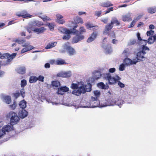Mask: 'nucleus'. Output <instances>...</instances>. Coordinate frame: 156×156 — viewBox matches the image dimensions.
<instances>
[{
	"label": "nucleus",
	"mask_w": 156,
	"mask_h": 156,
	"mask_svg": "<svg viewBox=\"0 0 156 156\" xmlns=\"http://www.w3.org/2000/svg\"><path fill=\"white\" fill-rule=\"evenodd\" d=\"M86 32V30L84 27L83 26L80 27L79 29V31H78V34H76V36L73 37V38L72 43H76L83 40L84 38V36L81 35Z\"/></svg>",
	"instance_id": "f257e3e1"
},
{
	"label": "nucleus",
	"mask_w": 156,
	"mask_h": 156,
	"mask_svg": "<svg viewBox=\"0 0 156 156\" xmlns=\"http://www.w3.org/2000/svg\"><path fill=\"white\" fill-rule=\"evenodd\" d=\"M7 118L10 119V123L13 125L16 124L20 120L17 114L13 111L10 112L6 115Z\"/></svg>",
	"instance_id": "f03ea898"
},
{
	"label": "nucleus",
	"mask_w": 156,
	"mask_h": 156,
	"mask_svg": "<svg viewBox=\"0 0 156 156\" xmlns=\"http://www.w3.org/2000/svg\"><path fill=\"white\" fill-rule=\"evenodd\" d=\"M91 99L92 100L90 102H87V105L84 106V107L94 108L99 106L102 107L101 106L104 105V103H101V105L100 101L97 99V98L92 97Z\"/></svg>",
	"instance_id": "7ed1b4c3"
},
{
	"label": "nucleus",
	"mask_w": 156,
	"mask_h": 156,
	"mask_svg": "<svg viewBox=\"0 0 156 156\" xmlns=\"http://www.w3.org/2000/svg\"><path fill=\"white\" fill-rule=\"evenodd\" d=\"M104 78L107 80L109 83L111 85L115 84L118 80H121V78L118 75H116L115 77H112L110 73H105L103 74Z\"/></svg>",
	"instance_id": "20e7f679"
},
{
	"label": "nucleus",
	"mask_w": 156,
	"mask_h": 156,
	"mask_svg": "<svg viewBox=\"0 0 156 156\" xmlns=\"http://www.w3.org/2000/svg\"><path fill=\"white\" fill-rule=\"evenodd\" d=\"M29 42H27L26 43L24 44L22 46L25 47L23 48L21 51V54H22L23 53L27 52L28 51L31 50L34 48V47L31 45H29Z\"/></svg>",
	"instance_id": "39448f33"
},
{
	"label": "nucleus",
	"mask_w": 156,
	"mask_h": 156,
	"mask_svg": "<svg viewBox=\"0 0 156 156\" xmlns=\"http://www.w3.org/2000/svg\"><path fill=\"white\" fill-rule=\"evenodd\" d=\"M92 85L90 83H87L86 85L83 84H81L80 88L82 89L84 94L86 92H90L91 90Z\"/></svg>",
	"instance_id": "423d86ee"
},
{
	"label": "nucleus",
	"mask_w": 156,
	"mask_h": 156,
	"mask_svg": "<svg viewBox=\"0 0 156 156\" xmlns=\"http://www.w3.org/2000/svg\"><path fill=\"white\" fill-rule=\"evenodd\" d=\"M16 15L19 17H21L23 18H30L32 17V15H30L25 11H22L20 12H18L16 14Z\"/></svg>",
	"instance_id": "0eeeda50"
},
{
	"label": "nucleus",
	"mask_w": 156,
	"mask_h": 156,
	"mask_svg": "<svg viewBox=\"0 0 156 156\" xmlns=\"http://www.w3.org/2000/svg\"><path fill=\"white\" fill-rule=\"evenodd\" d=\"M71 76V73L70 72H61L58 73L57 74V76L58 77L64 78H69Z\"/></svg>",
	"instance_id": "6e6552de"
},
{
	"label": "nucleus",
	"mask_w": 156,
	"mask_h": 156,
	"mask_svg": "<svg viewBox=\"0 0 156 156\" xmlns=\"http://www.w3.org/2000/svg\"><path fill=\"white\" fill-rule=\"evenodd\" d=\"M98 34V32L96 31L92 33L90 36L87 39V42L88 43H90L94 41L96 38Z\"/></svg>",
	"instance_id": "1a4fd4ad"
},
{
	"label": "nucleus",
	"mask_w": 156,
	"mask_h": 156,
	"mask_svg": "<svg viewBox=\"0 0 156 156\" xmlns=\"http://www.w3.org/2000/svg\"><path fill=\"white\" fill-rule=\"evenodd\" d=\"M16 71L19 74L23 75L26 72V68L24 66H20L16 69Z\"/></svg>",
	"instance_id": "9d476101"
},
{
	"label": "nucleus",
	"mask_w": 156,
	"mask_h": 156,
	"mask_svg": "<svg viewBox=\"0 0 156 156\" xmlns=\"http://www.w3.org/2000/svg\"><path fill=\"white\" fill-rule=\"evenodd\" d=\"M65 49L69 55H73L75 53L74 49L69 46L66 45Z\"/></svg>",
	"instance_id": "9b49d317"
},
{
	"label": "nucleus",
	"mask_w": 156,
	"mask_h": 156,
	"mask_svg": "<svg viewBox=\"0 0 156 156\" xmlns=\"http://www.w3.org/2000/svg\"><path fill=\"white\" fill-rule=\"evenodd\" d=\"M138 61H133L130 58H126L124 60V62L126 65L129 66L133 64H136Z\"/></svg>",
	"instance_id": "f8f14e48"
},
{
	"label": "nucleus",
	"mask_w": 156,
	"mask_h": 156,
	"mask_svg": "<svg viewBox=\"0 0 156 156\" xmlns=\"http://www.w3.org/2000/svg\"><path fill=\"white\" fill-rule=\"evenodd\" d=\"M18 114L20 117L23 119L27 116L28 112L25 110L22 109L19 112Z\"/></svg>",
	"instance_id": "ddd939ff"
},
{
	"label": "nucleus",
	"mask_w": 156,
	"mask_h": 156,
	"mask_svg": "<svg viewBox=\"0 0 156 156\" xmlns=\"http://www.w3.org/2000/svg\"><path fill=\"white\" fill-rule=\"evenodd\" d=\"M9 54L10 57L6 58H7V59L6 60V62H5L4 63V65H6L9 64L10 62L12 61L13 58H14L15 57L16 55V53H12V54L11 55L10 54Z\"/></svg>",
	"instance_id": "4468645a"
},
{
	"label": "nucleus",
	"mask_w": 156,
	"mask_h": 156,
	"mask_svg": "<svg viewBox=\"0 0 156 156\" xmlns=\"http://www.w3.org/2000/svg\"><path fill=\"white\" fill-rule=\"evenodd\" d=\"M110 103H104V105L101 106L102 107H105L107 105H117L118 106L121 105L123 103H116L115 101L113 98L110 99Z\"/></svg>",
	"instance_id": "2eb2a0df"
},
{
	"label": "nucleus",
	"mask_w": 156,
	"mask_h": 156,
	"mask_svg": "<svg viewBox=\"0 0 156 156\" xmlns=\"http://www.w3.org/2000/svg\"><path fill=\"white\" fill-rule=\"evenodd\" d=\"M122 21L124 22L129 21L132 20L130 15L129 13L123 15L122 16Z\"/></svg>",
	"instance_id": "dca6fc26"
},
{
	"label": "nucleus",
	"mask_w": 156,
	"mask_h": 156,
	"mask_svg": "<svg viewBox=\"0 0 156 156\" xmlns=\"http://www.w3.org/2000/svg\"><path fill=\"white\" fill-rule=\"evenodd\" d=\"M82 93L84 94L82 89L80 88V87H79L77 90H74L72 92L73 94L77 96H80Z\"/></svg>",
	"instance_id": "f3484780"
},
{
	"label": "nucleus",
	"mask_w": 156,
	"mask_h": 156,
	"mask_svg": "<svg viewBox=\"0 0 156 156\" xmlns=\"http://www.w3.org/2000/svg\"><path fill=\"white\" fill-rule=\"evenodd\" d=\"M58 30L60 32L63 34H71L72 33L70 30L62 27H60L58 29Z\"/></svg>",
	"instance_id": "a211bd4d"
},
{
	"label": "nucleus",
	"mask_w": 156,
	"mask_h": 156,
	"mask_svg": "<svg viewBox=\"0 0 156 156\" xmlns=\"http://www.w3.org/2000/svg\"><path fill=\"white\" fill-rule=\"evenodd\" d=\"M113 26L111 24V23H109L105 27V28L104 32V34H107L108 33V31L110 30L113 27Z\"/></svg>",
	"instance_id": "6ab92c4d"
},
{
	"label": "nucleus",
	"mask_w": 156,
	"mask_h": 156,
	"mask_svg": "<svg viewBox=\"0 0 156 156\" xmlns=\"http://www.w3.org/2000/svg\"><path fill=\"white\" fill-rule=\"evenodd\" d=\"M13 128V125H12V126H11L9 125H7L4 126L2 128V129L4 132L5 133L6 132H8L12 130Z\"/></svg>",
	"instance_id": "aec40b11"
},
{
	"label": "nucleus",
	"mask_w": 156,
	"mask_h": 156,
	"mask_svg": "<svg viewBox=\"0 0 156 156\" xmlns=\"http://www.w3.org/2000/svg\"><path fill=\"white\" fill-rule=\"evenodd\" d=\"M69 90V88L66 86L64 87H61L60 88H58V94H60L62 95L63 94L60 93L61 91L63 92H66L68 91Z\"/></svg>",
	"instance_id": "412c9836"
},
{
	"label": "nucleus",
	"mask_w": 156,
	"mask_h": 156,
	"mask_svg": "<svg viewBox=\"0 0 156 156\" xmlns=\"http://www.w3.org/2000/svg\"><path fill=\"white\" fill-rule=\"evenodd\" d=\"M3 99L4 101L8 104L10 103L12 101L11 97L10 96H5L3 97Z\"/></svg>",
	"instance_id": "4be33fe9"
},
{
	"label": "nucleus",
	"mask_w": 156,
	"mask_h": 156,
	"mask_svg": "<svg viewBox=\"0 0 156 156\" xmlns=\"http://www.w3.org/2000/svg\"><path fill=\"white\" fill-rule=\"evenodd\" d=\"M46 30V29L43 27H41L39 28H36L34 29V32H37L38 34L43 33Z\"/></svg>",
	"instance_id": "5701e85b"
},
{
	"label": "nucleus",
	"mask_w": 156,
	"mask_h": 156,
	"mask_svg": "<svg viewBox=\"0 0 156 156\" xmlns=\"http://www.w3.org/2000/svg\"><path fill=\"white\" fill-rule=\"evenodd\" d=\"M113 4L109 1H107L105 2L102 3L101 6L103 7L108 8L110 6H112Z\"/></svg>",
	"instance_id": "b1692460"
},
{
	"label": "nucleus",
	"mask_w": 156,
	"mask_h": 156,
	"mask_svg": "<svg viewBox=\"0 0 156 156\" xmlns=\"http://www.w3.org/2000/svg\"><path fill=\"white\" fill-rule=\"evenodd\" d=\"M78 26V25L77 23H76L75 25L73 27V28L72 29H70V31H71V34H75L76 35V34H78V30H76V28Z\"/></svg>",
	"instance_id": "393cba45"
},
{
	"label": "nucleus",
	"mask_w": 156,
	"mask_h": 156,
	"mask_svg": "<svg viewBox=\"0 0 156 156\" xmlns=\"http://www.w3.org/2000/svg\"><path fill=\"white\" fill-rule=\"evenodd\" d=\"M144 54H143L141 51L138 52L137 54V59L138 60H141L145 58L144 56Z\"/></svg>",
	"instance_id": "a878e982"
},
{
	"label": "nucleus",
	"mask_w": 156,
	"mask_h": 156,
	"mask_svg": "<svg viewBox=\"0 0 156 156\" xmlns=\"http://www.w3.org/2000/svg\"><path fill=\"white\" fill-rule=\"evenodd\" d=\"M26 102L24 100H23L20 102L19 105L21 108L24 109L26 107Z\"/></svg>",
	"instance_id": "bb28decb"
},
{
	"label": "nucleus",
	"mask_w": 156,
	"mask_h": 156,
	"mask_svg": "<svg viewBox=\"0 0 156 156\" xmlns=\"http://www.w3.org/2000/svg\"><path fill=\"white\" fill-rule=\"evenodd\" d=\"M74 20L77 24L79 23L82 24L83 23V20L79 16H76Z\"/></svg>",
	"instance_id": "cd10ccee"
},
{
	"label": "nucleus",
	"mask_w": 156,
	"mask_h": 156,
	"mask_svg": "<svg viewBox=\"0 0 156 156\" xmlns=\"http://www.w3.org/2000/svg\"><path fill=\"white\" fill-rule=\"evenodd\" d=\"M57 43L56 42H52L51 43L48 44L46 46L45 48L48 49L51 48L56 45Z\"/></svg>",
	"instance_id": "c85d7f7f"
},
{
	"label": "nucleus",
	"mask_w": 156,
	"mask_h": 156,
	"mask_svg": "<svg viewBox=\"0 0 156 156\" xmlns=\"http://www.w3.org/2000/svg\"><path fill=\"white\" fill-rule=\"evenodd\" d=\"M101 73L97 71L95 73L94 75L93 76V78L95 80H98L101 77Z\"/></svg>",
	"instance_id": "c756f323"
},
{
	"label": "nucleus",
	"mask_w": 156,
	"mask_h": 156,
	"mask_svg": "<svg viewBox=\"0 0 156 156\" xmlns=\"http://www.w3.org/2000/svg\"><path fill=\"white\" fill-rule=\"evenodd\" d=\"M148 12L150 14H153L156 12V7H149L147 8Z\"/></svg>",
	"instance_id": "7c9ffc66"
},
{
	"label": "nucleus",
	"mask_w": 156,
	"mask_h": 156,
	"mask_svg": "<svg viewBox=\"0 0 156 156\" xmlns=\"http://www.w3.org/2000/svg\"><path fill=\"white\" fill-rule=\"evenodd\" d=\"M37 81V77L35 76H30L29 82L30 83H33L36 82Z\"/></svg>",
	"instance_id": "2f4dec72"
},
{
	"label": "nucleus",
	"mask_w": 156,
	"mask_h": 156,
	"mask_svg": "<svg viewBox=\"0 0 156 156\" xmlns=\"http://www.w3.org/2000/svg\"><path fill=\"white\" fill-rule=\"evenodd\" d=\"M66 63L64 60L62 59H59L56 60L55 64L57 65H62L66 64Z\"/></svg>",
	"instance_id": "473e14b6"
},
{
	"label": "nucleus",
	"mask_w": 156,
	"mask_h": 156,
	"mask_svg": "<svg viewBox=\"0 0 156 156\" xmlns=\"http://www.w3.org/2000/svg\"><path fill=\"white\" fill-rule=\"evenodd\" d=\"M51 85L53 87L57 88L60 86V84L59 82L56 80L52 81L51 82Z\"/></svg>",
	"instance_id": "72a5a7b5"
},
{
	"label": "nucleus",
	"mask_w": 156,
	"mask_h": 156,
	"mask_svg": "<svg viewBox=\"0 0 156 156\" xmlns=\"http://www.w3.org/2000/svg\"><path fill=\"white\" fill-rule=\"evenodd\" d=\"M26 41L24 39H15L13 41V42H17L19 44H22L25 42Z\"/></svg>",
	"instance_id": "f704fd0d"
},
{
	"label": "nucleus",
	"mask_w": 156,
	"mask_h": 156,
	"mask_svg": "<svg viewBox=\"0 0 156 156\" xmlns=\"http://www.w3.org/2000/svg\"><path fill=\"white\" fill-rule=\"evenodd\" d=\"M139 19V18L137 17L134 18V19L132 21L129 26L128 27V28H130L133 27L135 24L137 20Z\"/></svg>",
	"instance_id": "c9c22d12"
},
{
	"label": "nucleus",
	"mask_w": 156,
	"mask_h": 156,
	"mask_svg": "<svg viewBox=\"0 0 156 156\" xmlns=\"http://www.w3.org/2000/svg\"><path fill=\"white\" fill-rule=\"evenodd\" d=\"M10 55L9 54H8L7 53L3 54H2L1 52H0V58L1 59H4L5 58L10 57Z\"/></svg>",
	"instance_id": "e433bc0d"
},
{
	"label": "nucleus",
	"mask_w": 156,
	"mask_h": 156,
	"mask_svg": "<svg viewBox=\"0 0 156 156\" xmlns=\"http://www.w3.org/2000/svg\"><path fill=\"white\" fill-rule=\"evenodd\" d=\"M46 25L52 31L54 30V25L53 23H47Z\"/></svg>",
	"instance_id": "4c0bfd02"
},
{
	"label": "nucleus",
	"mask_w": 156,
	"mask_h": 156,
	"mask_svg": "<svg viewBox=\"0 0 156 156\" xmlns=\"http://www.w3.org/2000/svg\"><path fill=\"white\" fill-rule=\"evenodd\" d=\"M16 43H14L12 45V47L14 48V50L15 51H18L20 49V47Z\"/></svg>",
	"instance_id": "58836bf2"
},
{
	"label": "nucleus",
	"mask_w": 156,
	"mask_h": 156,
	"mask_svg": "<svg viewBox=\"0 0 156 156\" xmlns=\"http://www.w3.org/2000/svg\"><path fill=\"white\" fill-rule=\"evenodd\" d=\"M26 29L29 33H32V31L34 32V29L32 26L27 27H26Z\"/></svg>",
	"instance_id": "ea45409f"
},
{
	"label": "nucleus",
	"mask_w": 156,
	"mask_h": 156,
	"mask_svg": "<svg viewBox=\"0 0 156 156\" xmlns=\"http://www.w3.org/2000/svg\"><path fill=\"white\" fill-rule=\"evenodd\" d=\"M149 50V49L147 47H146L144 45H143V47L142 49V51L141 52L143 53V54H145L146 53V52H145L146 50Z\"/></svg>",
	"instance_id": "a19ab883"
},
{
	"label": "nucleus",
	"mask_w": 156,
	"mask_h": 156,
	"mask_svg": "<svg viewBox=\"0 0 156 156\" xmlns=\"http://www.w3.org/2000/svg\"><path fill=\"white\" fill-rule=\"evenodd\" d=\"M93 24L90 22H87L85 24V26L86 28L89 29H90L93 27Z\"/></svg>",
	"instance_id": "79ce46f5"
},
{
	"label": "nucleus",
	"mask_w": 156,
	"mask_h": 156,
	"mask_svg": "<svg viewBox=\"0 0 156 156\" xmlns=\"http://www.w3.org/2000/svg\"><path fill=\"white\" fill-rule=\"evenodd\" d=\"M98 87L103 89H106V86L104 83L103 82H100L98 84Z\"/></svg>",
	"instance_id": "37998d69"
},
{
	"label": "nucleus",
	"mask_w": 156,
	"mask_h": 156,
	"mask_svg": "<svg viewBox=\"0 0 156 156\" xmlns=\"http://www.w3.org/2000/svg\"><path fill=\"white\" fill-rule=\"evenodd\" d=\"M70 87L73 90H76L78 88V85L77 84L72 83L71 84Z\"/></svg>",
	"instance_id": "c03bdc74"
},
{
	"label": "nucleus",
	"mask_w": 156,
	"mask_h": 156,
	"mask_svg": "<svg viewBox=\"0 0 156 156\" xmlns=\"http://www.w3.org/2000/svg\"><path fill=\"white\" fill-rule=\"evenodd\" d=\"M27 84V81L25 79H23L21 81V86L22 88H24Z\"/></svg>",
	"instance_id": "a18cd8bd"
},
{
	"label": "nucleus",
	"mask_w": 156,
	"mask_h": 156,
	"mask_svg": "<svg viewBox=\"0 0 156 156\" xmlns=\"http://www.w3.org/2000/svg\"><path fill=\"white\" fill-rule=\"evenodd\" d=\"M137 38L138 40L140 41H144V43L145 44V45L146 44L147 41L145 40H143L141 38V37H140V34L139 33H138L137 34Z\"/></svg>",
	"instance_id": "49530a36"
},
{
	"label": "nucleus",
	"mask_w": 156,
	"mask_h": 156,
	"mask_svg": "<svg viewBox=\"0 0 156 156\" xmlns=\"http://www.w3.org/2000/svg\"><path fill=\"white\" fill-rule=\"evenodd\" d=\"M153 37V36H151L148 38V41L147 42L148 44H151L154 42V37Z\"/></svg>",
	"instance_id": "de8ad7c7"
},
{
	"label": "nucleus",
	"mask_w": 156,
	"mask_h": 156,
	"mask_svg": "<svg viewBox=\"0 0 156 156\" xmlns=\"http://www.w3.org/2000/svg\"><path fill=\"white\" fill-rule=\"evenodd\" d=\"M66 35H64L62 39L63 40H69L71 37V36L70 35V34H66Z\"/></svg>",
	"instance_id": "09e8293b"
},
{
	"label": "nucleus",
	"mask_w": 156,
	"mask_h": 156,
	"mask_svg": "<svg viewBox=\"0 0 156 156\" xmlns=\"http://www.w3.org/2000/svg\"><path fill=\"white\" fill-rule=\"evenodd\" d=\"M20 93V95H21L23 98L25 97V92L24 88H23L21 89Z\"/></svg>",
	"instance_id": "8fccbe9b"
},
{
	"label": "nucleus",
	"mask_w": 156,
	"mask_h": 156,
	"mask_svg": "<svg viewBox=\"0 0 156 156\" xmlns=\"http://www.w3.org/2000/svg\"><path fill=\"white\" fill-rule=\"evenodd\" d=\"M9 106L12 110H14L15 109L16 106V102L15 101H14L13 104L12 105H9Z\"/></svg>",
	"instance_id": "3c124183"
},
{
	"label": "nucleus",
	"mask_w": 156,
	"mask_h": 156,
	"mask_svg": "<svg viewBox=\"0 0 156 156\" xmlns=\"http://www.w3.org/2000/svg\"><path fill=\"white\" fill-rule=\"evenodd\" d=\"M136 43V41L135 39H133L130 41L128 43V45H132Z\"/></svg>",
	"instance_id": "603ef678"
},
{
	"label": "nucleus",
	"mask_w": 156,
	"mask_h": 156,
	"mask_svg": "<svg viewBox=\"0 0 156 156\" xmlns=\"http://www.w3.org/2000/svg\"><path fill=\"white\" fill-rule=\"evenodd\" d=\"M111 24L113 26L114 24H116V25L118 26L120 24L119 22L117 20H114L112 21L111 22Z\"/></svg>",
	"instance_id": "864d4df0"
},
{
	"label": "nucleus",
	"mask_w": 156,
	"mask_h": 156,
	"mask_svg": "<svg viewBox=\"0 0 156 156\" xmlns=\"http://www.w3.org/2000/svg\"><path fill=\"white\" fill-rule=\"evenodd\" d=\"M41 19H42L43 20L44 22H46L48 21L51 20V19L49 17L47 16H45L43 17H42Z\"/></svg>",
	"instance_id": "5fc2aeb1"
},
{
	"label": "nucleus",
	"mask_w": 156,
	"mask_h": 156,
	"mask_svg": "<svg viewBox=\"0 0 156 156\" xmlns=\"http://www.w3.org/2000/svg\"><path fill=\"white\" fill-rule=\"evenodd\" d=\"M44 77L41 75H40L38 77H37V80H38L42 82H44Z\"/></svg>",
	"instance_id": "6e6d98bb"
},
{
	"label": "nucleus",
	"mask_w": 156,
	"mask_h": 156,
	"mask_svg": "<svg viewBox=\"0 0 156 156\" xmlns=\"http://www.w3.org/2000/svg\"><path fill=\"white\" fill-rule=\"evenodd\" d=\"M43 25V23L41 21H37L35 22L36 26L38 27H40Z\"/></svg>",
	"instance_id": "4d7b16f0"
},
{
	"label": "nucleus",
	"mask_w": 156,
	"mask_h": 156,
	"mask_svg": "<svg viewBox=\"0 0 156 156\" xmlns=\"http://www.w3.org/2000/svg\"><path fill=\"white\" fill-rule=\"evenodd\" d=\"M154 33V31L152 30H150V31H147V36H150L153 35Z\"/></svg>",
	"instance_id": "13d9d810"
},
{
	"label": "nucleus",
	"mask_w": 156,
	"mask_h": 156,
	"mask_svg": "<svg viewBox=\"0 0 156 156\" xmlns=\"http://www.w3.org/2000/svg\"><path fill=\"white\" fill-rule=\"evenodd\" d=\"M5 134V133L4 132L3 130L0 129V139L3 137Z\"/></svg>",
	"instance_id": "bf43d9fd"
},
{
	"label": "nucleus",
	"mask_w": 156,
	"mask_h": 156,
	"mask_svg": "<svg viewBox=\"0 0 156 156\" xmlns=\"http://www.w3.org/2000/svg\"><path fill=\"white\" fill-rule=\"evenodd\" d=\"M56 22L60 24H63L65 23V20L62 19L59 20H57Z\"/></svg>",
	"instance_id": "052dcab7"
},
{
	"label": "nucleus",
	"mask_w": 156,
	"mask_h": 156,
	"mask_svg": "<svg viewBox=\"0 0 156 156\" xmlns=\"http://www.w3.org/2000/svg\"><path fill=\"white\" fill-rule=\"evenodd\" d=\"M13 95H14V96L15 98L16 99L17 98H18L20 95V93L19 92V91H18L17 92H16L15 93H14L13 94Z\"/></svg>",
	"instance_id": "680f3d73"
},
{
	"label": "nucleus",
	"mask_w": 156,
	"mask_h": 156,
	"mask_svg": "<svg viewBox=\"0 0 156 156\" xmlns=\"http://www.w3.org/2000/svg\"><path fill=\"white\" fill-rule=\"evenodd\" d=\"M118 82V84L119 86L121 87V88H123L125 87L124 84L121 82L119 80H118V81H117Z\"/></svg>",
	"instance_id": "e2e57ef3"
},
{
	"label": "nucleus",
	"mask_w": 156,
	"mask_h": 156,
	"mask_svg": "<svg viewBox=\"0 0 156 156\" xmlns=\"http://www.w3.org/2000/svg\"><path fill=\"white\" fill-rule=\"evenodd\" d=\"M125 66L124 64H122L120 65L119 66V69L120 71H122L125 69Z\"/></svg>",
	"instance_id": "0e129e2a"
},
{
	"label": "nucleus",
	"mask_w": 156,
	"mask_h": 156,
	"mask_svg": "<svg viewBox=\"0 0 156 156\" xmlns=\"http://www.w3.org/2000/svg\"><path fill=\"white\" fill-rule=\"evenodd\" d=\"M56 16L57 19V20H59L60 19H62L63 18V16L62 15L59 14H57L56 15Z\"/></svg>",
	"instance_id": "69168bd1"
},
{
	"label": "nucleus",
	"mask_w": 156,
	"mask_h": 156,
	"mask_svg": "<svg viewBox=\"0 0 156 156\" xmlns=\"http://www.w3.org/2000/svg\"><path fill=\"white\" fill-rule=\"evenodd\" d=\"M113 8L112 7L107 9V10L105 12V14H107L108 13H109L111 11H113Z\"/></svg>",
	"instance_id": "338daca9"
},
{
	"label": "nucleus",
	"mask_w": 156,
	"mask_h": 156,
	"mask_svg": "<svg viewBox=\"0 0 156 156\" xmlns=\"http://www.w3.org/2000/svg\"><path fill=\"white\" fill-rule=\"evenodd\" d=\"M101 11H97L95 12V16H97L98 17H99L101 16Z\"/></svg>",
	"instance_id": "774afa93"
}]
</instances>
